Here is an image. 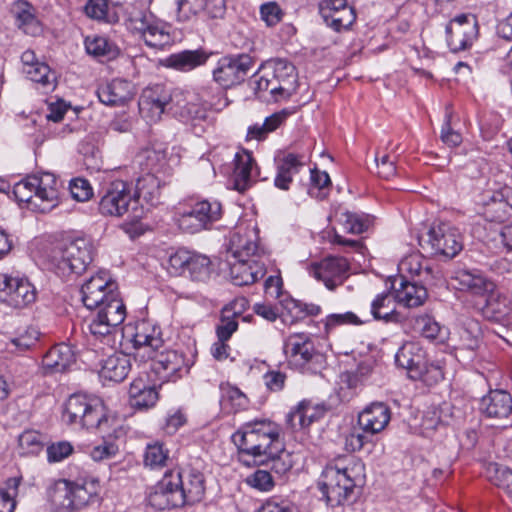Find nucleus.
Masks as SVG:
<instances>
[{"instance_id":"nucleus-2","label":"nucleus","mask_w":512,"mask_h":512,"mask_svg":"<svg viewBox=\"0 0 512 512\" xmlns=\"http://www.w3.org/2000/svg\"><path fill=\"white\" fill-rule=\"evenodd\" d=\"M239 460L246 466H261L283 450L277 425L269 420L247 422L232 435Z\"/></svg>"},{"instance_id":"nucleus-4","label":"nucleus","mask_w":512,"mask_h":512,"mask_svg":"<svg viewBox=\"0 0 512 512\" xmlns=\"http://www.w3.org/2000/svg\"><path fill=\"white\" fill-rule=\"evenodd\" d=\"M62 420L69 426L92 429L96 428L102 437H118L117 421L108 416L105 406L98 397L83 393L72 394L65 402Z\"/></svg>"},{"instance_id":"nucleus-42","label":"nucleus","mask_w":512,"mask_h":512,"mask_svg":"<svg viewBox=\"0 0 512 512\" xmlns=\"http://www.w3.org/2000/svg\"><path fill=\"white\" fill-rule=\"evenodd\" d=\"M84 43L87 53L98 59L112 60L120 54L119 47L105 36H88Z\"/></svg>"},{"instance_id":"nucleus-27","label":"nucleus","mask_w":512,"mask_h":512,"mask_svg":"<svg viewBox=\"0 0 512 512\" xmlns=\"http://www.w3.org/2000/svg\"><path fill=\"white\" fill-rule=\"evenodd\" d=\"M460 290H466L480 298L495 288V283L478 270L458 269L451 277Z\"/></svg>"},{"instance_id":"nucleus-24","label":"nucleus","mask_w":512,"mask_h":512,"mask_svg":"<svg viewBox=\"0 0 512 512\" xmlns=\"http://www.w3.org/2000/svg\"><path fill=\"white\" fill-rule=\"evenodd\" d=\"M266 274V262L264 260L236 259L230 265L231 281L236 286L251 285L262 279Z\"/></svg>"},{"instance_id":"nucleus-21","label":"nucleus","mask_w":512,"mask_h":512,"mask_svg":"<svg viewBox=\"0 0 512 512\" xmlns=\"http://www.w3.org/2000/svg\"><path fill=\"white\" fill-rule=\"evenodd\" d=\"M349 268L348 261L343 257L330 256L312 266L310 273L325 286L332 290L341 284L343 276Z\"/></svg>"},{"instance_id":"nucleus-30","label":"nucleus","mask_w":512,"mask_h":512,"mask_svg":"<svg viewBox=\"0 0 512 512\" xmlns=\"http://www.w3.org/2000/svg\"><path fill=\"white\" fill-rule=\"evenodd\" d=\"M76 361L75 352L71 346L60 343L53 346L42 359L45 374L63 373Z\"/></svg>"},{"instance_id":"nucleus-46","label":"nucleus","mask_w":512,"mask_h":512,"mask_svg":"<svg viewBox=\"0 0 512 512\" xmlns=\"http://www.w3.org/2000/svg\"><path fill=\"white\" fill-rule=\"evenodd\" d=\"M84 12L93 20L110 24L119 21L117 13L109 8L108 0H88L84 6Z\"/></svg>"},{"instance_id":"nucleus-11","label":"nucleus","mask_w":512,"mask_h":512,"mask_svg":"<svg viewBox=\"0 0 512 512\" xmlns=\"http://www.w3.org/2000/svg\"><path fill=\"white\" fill-rule=\"evenodd\" d=\"M222 204L218 200L203 199L177 214L176 222L183 232L195 234L209 230L222 217Z\"/></svg>"},{"instance_id":"nucleus-51","label":"nucleus","mask_w":512,"mask_h":512,"mask_svg":"<svg viewBox=\"0 0 512 512\" xmlns=\"http://www.w3.org/2000/svg\"><path fill=\"white\" fill-rule=\"evenodd\" d=\"M21 477L9 478L5 488H0V512H14L15 496L20 485Z\"/></svg>"},{"instance_id":"nucleus-8","label":"nucleus","mask_w":512,"mask_h":512,"mask_svg":"<svg viewBox=\"0 0 512 512\" xmlns=\"http://www.w3.org/2000/svg\"><path fill=\"white\" fill-rule=\"evenodd\" d=\"M420 247L432 254L448 259L454 258L463 249L462 234L449 223H434L425 235L418 239Z\"/></svg>"},{"instance_id":"nucleus-52","label":"nucleus","mask_w":512,"mask_h":512,"mask_svg":"<svg viewBox=\"0 0 512 512\" xmlns=\"http://www.w3.org/2000/svg\"><path fill=\"white\" fill-rule=\"evenodd\" d=\"M489 472H493L489 478L497 487L503 489L512 499V470L499 464H490Z\"/></svg>"},{"instance_id":"nucleus-56","label":"nucleus","mask_w":512,"mask_h":512,"mask_svg":"<svg viewBox=\"0 0 512 512\" xmlns=\"http://www.w3.org/2000/svg\"><path fill=\"white\" fill-rule=\"evenodd\" d=\"M373 369L371 361H362L353 372H347L342 375V381L346 382L349 388H354L359 382H362Z\"/></svg>"},{"instance_id":"nucleus-5","label":"nucleus","mask_w":512,"mask_h":512,"mask_svg":"<svg viewBox=\"0 0 512 512\" xmlns=\"http://www.w3.org/2000/svg\"><path fill=\"white\" fill-rule=\"evenodd\" d=\"M99 492L96 479H58L47 487L46 495L54 512H76L98 502Z\"/></svg>"},{"instance_id":"nucleus-15","label":"nucleus","mask_w":512,"mask_h":512,"mask_svg":"<svg viewBox=\"0 0 512 512\" xmlns=\"http://www.w3.org/2000/svg\"><path fill=\"white\" fill-rule=\"evenodd\" d=\"M179 22L198 19H222L226 13V0H175Z\"/></svg>"},{"instance_id":"nucleus-53","label":"nucleus","mask_w":512,"mask_h":512,"mask_svg":"<svg viewBox=\"0 0 512 512\" xmlns=\"http://www.w3.org/2000/svg\"><path fill=\"white\" fill-rule=\"evenodd\" d=\"M191 251L179 249L171 254L167 261V270L172 276L186 275Z\"/></svg>"},{"instance_id":"nucleus-19","label":"nucleus","mask_w":512,"mask_h":512,"mask_svg":"<svg viewBox=\"0 0 512 512\" xmlns=\"http://www.w3.org/2000/svg\"><path fill=\"white\" fill-rule=\"evenodd\" d=\"M132 342L135 360L152 357L164 346L160 326L148 320H142L135 325Z\"/></svg>"},{"instance_id":"nucleus-49","label":"nucleus","mask_w":512,"mask_h":512,"mask_svg":"<svg viewBox=\"0 0 512 512\" xmlns=\"http://www.w3.org/2000/svg\"><path fill=\"white\" fill-rule=\"evenodd\" d=\"M371 313L375 319L392 321L395 318L393 297L390 293H381L371 304Z\"/></svg>"},{"instance_id":"nucleus-64","label":"nucleus","mask_w":512,"mask_h":512,"mask_svg":"<svg viewBox=\"0 0 512 512\" xmlns=\"http://www.w3.org/2000/svg\"><path fill=\"white\" fill-rule=\"evenodd\" d=\"M254 488L261 491H269L273 488L274 482L270 472L259 469L255 471L247 480Z\"/></svg>"},{"instance_id":"nucleus-38","label":"nucleus","mask_w":512,"mask_h":512,"mask_svg":"<svg viewBox=\"0 0 512 512\" xmlns=\"http://www.w3.org/2000/svg\"><path fill=\"white\" fill-rule=\"evenodd\" d=\"M16 26L25 34L36 36L41 33L40 22L34 14V8L26 1H18L12 8Z\"/></svg>"},{"instance_id":"nucleus-32","label":"nucleus","mask_w":512,"mask_h":512,"mask_svg":"<svg viewBox=\"0 0 512 512\" xmlns=\"http://www.w3.org/2000/svg\"><path fill=\"white\" fill-rule=\"evenodd\" d=\"M100 364V377L113 382H122L132 368L131 357L122 352L113 353L101 360Z\"/></svg>"},{"instance_id":"nucleus-60","label":"nucleus","mask_w":512,"mask_h":512,"mask_svg":"<svg viewBox=\"0 0 512 512\" xmlns=\"http://www.w3.org/2000/svg\"><path fill=\"white\" fill-rule=\"evenodd\" d=\"M416 326L421 335L430 340L436 339L441 331L439 323L428 315L416 318Z\"/></svg>"},{"instance_id":"nucleus-62","label":"nucleus","mask_w":512,"mask_h":512,"mask_svg":"<svg viewBox=\"0 0 512 512\" xmlns=\"http://www.w3.org/2000/svg\"><path fill=\"white\" fill-rule=\"evenodd\" d=\"M260 16L267 26L272 27L281 21L283 11L276 2H268L260 6Z\"/></svg>"},{"instance_id":"nucleus-48","label":"nucleus","mask_w":512,"mask_h":512,"mask_svg":"<svg viewBox=\"0 0 512 512\" xmlns=\"http://www.w3.org/2000/svg\"><path fill=\"white\" fill-rule=\"evenodd\" d=\"M138 163L146 173H157L161 170L166 161V154L164 151L156 150L154 148H147L141 151L138 156Z\"/></svg>"},{"instance_id":"nucleus-20","label":"nucleus","mask_w":512,"mask_h":512,"mask_svg":"<svg viewBox=\"0 0 512 512\" xmlns=\"http://www.w3.org/2000/svg\"><path fill=\"white\" fill-rule=\"evenodd\" d=\"M473 307L485 320L494 323H505L510 313L509 299L496 287L477 298Z\"/></svg>"},{"instance_id":"nucleus-29","label":"nucleus","mask_w":512,"mask_h":512,"mask_svg":"<svg viewBox=\"0 0 512 512\" xmlns=\"http://www.w3.org/2000/svg\"><path fill=\"white\" fill-rule=\"evenodd\" d=\"M391 418L390 409L384 403H373L358 416V425L365 433L373 436L382 431Z\"/></svg>"},{"instance_id":"nucleus-13","label":"nucleus","mask_w":512,"mask_h":512,"mask_svg":"<svg viewBox=\"0 0 512 512\" xmlns=\"http://www.w3.org/2000/svg\"><path fill=\"white\" fill-rule=\"evenodd\" d=\"M130 209L133 217H141L138 212L137 201H133L130 186L122 180L111 182L104 190L99 202V212L105 216L121 217Z\"/></svg>"},{"instance_id":"nucleus-34","label":"nucleus","mask_w":512,"mask_h":512,"mask_svg":"<svg viewBox=\"0 0 512 512\" xmlns=\"http://www.w3.org/2000/svg\"><path fill=\"white\" fill-rule=\"evenodd\" d=\"M132 198L133 201H137V206L141 199L151 206L159 204L161 200L160 179L153 173H145L139 177Z\"/></svg>"},{"instance_id":"nucleus-9","label":"nucleus","mask_w":512,"mask_h":512,"mask_svg":"<svg viewBox=\"0 0 512 512\" xmlns=\"http://www.w3.org/2000/svg\"><path fill=\"white\" fill-rule=\"evenodd\" d=\"M127 28L152 48L162 49L171 42L166 24L145 9L134 8L129 13Z\"/></svg>"},{"instance_id":"nucleus-3","label":"nucleus","mask_w":512,"mask_h":512,"mask_svg":"<svg viewBox=\"0 0 512 512\" xmlns=\"http://www.w3.org/2000/svg\"><path fill=\"white\" fill-rule=\"evenodd\" d=\"M364 464L352 456L339 457L329 462L318 482L322 497L331 507L350 500L354 490L364 484Z\"/></svg>"},{"instance_id":"nucleus-61","label":"nucleus","mask_w":512,"mask_h":512,"mask_svg":"<svg viewBox=\"0 0 512 512\" xmlns=\"http://www.w3.org/2000/svg\"><path fill=\"white\" fill-rule=\"evenodd\" d=\"M39 335L40 333L35 328L30 327L24 333L13 338L11 344L17 351L23 352L36 345Z\"/></svg>"},{"instance_id":"nucleus-40","label":"nucleus","mask_w":512,"mask_h":512,"mask_svg":"<svg viewBox=\"0 0 512 512\" xmlns=\"http://www.w3.org/2000/svg\"><path fill=\"white\" fill-rule=\"evenodd\" d=\"M427 288L416 282H409L401 279L400 287L396 289L395 299L399 304L408 308L423 305L427 299Z\"/></svg>"},{"instance_id":"nucleus-54","label":"nucleus","mask_w":512,"mask_h":512,"mask_svg":"<svg viewBox=\"0 0 512 512\" xmlns=\"http://www.w3.org/2000/svg\"><path fill=\"white\" fill-rule=\"evenodd\" d=\"M356 14L354 9L350 6L339 10L332 16H329L326 20V24L333 28L335 31L349 28L355 21Z\"/></svg>"},{"instance_id":"nucleus-45","label":"nucleus","mask_w":512,"mask_h":512,"mask_svg":"<svg viewBox=\"0 0 512 512\" xmlns=\"http://www.w3.org/2000/svg\"><path fill=\"white\" fill-rule=\"evenodd\" d=\"M186 274L193 281L206 282L212 274L210 258L203 254L191 252V259H189Z\"/></svg>"},{"instance_id":"nucleus-10","label":"nucleus","mask_w":512,"mask_h":512,"mask_svg":"<svg viewBox=\"0 0 512 512\" xmlns=\"http://www.w3.org/2000/svg\"><path fill=\"white\" fill-rule=\"evenodd\" d=\"M289 365L302 373L316 374L324 365V356L317 352L313 341L305 334L290 335L284 343Z\"/></svg>"},{"instance_id":"nucleus-28","label":"nucleus","mask_w":512,"mask_h":512,"mask_svg":"<svg viewBox=\"0 0 512 512\" xmlns=\"http://www.w3.org/2000/svg\"><path fill=\"white\" fill-rule=\"evenodd\" d=\"M211 55V52H207L204 49L183 50L166 57L163 60V65L167 68L187 73L205 65Z\"/></svg>"},{"instance_id":"nucleus-16","label":"nucleus","mask_w":512,"mask_h":512,"mask_svg":"<svg viewBox=\"0 0 512 512\" xmlns=\"http://www.w3.org/2000/svg\"><path fill=\"white\" fill-rule=\"evenodd\" d=\"M150 360L148 378L151 382H159V386L166 382H175L180 377L184 367V358L174 350L158 351Z\"/></svg>"},{"instance_id":"nucleus-58","label":"nucleus","mask_w":512,"mask_h":512,"mask_svg":"<svg viewBox=\"0 0 512 512\" xmlns=\"http://www.w3.org/2000/svg\"><path fill=\"white\" fill-rule=\"evenodd\" d=\"M69 188L72 197L79 202L88 201L93 196V189L89 181L84 178L72 179Z\"/></svg>"},{"instance_id":"nucleus-63","label":"nucleus","mask_w":512,"mask_h":512,"mask_svg":"<svg viewBox=\"0 0 512 512\" xmlns=\"http://www.w3.org/2000/svg\"><path fill=\"white\" fill-rule=\"evenodd\" d=\"M271 464L270 468L278 475H283L292 468V461L288 452L283 450L267 459L265 465Z\"/></svg>"},{"instance_id":"nucleus-47","label":"nucleus","mask_w":512,"mask_h":512,"mask_svg":"<svg viewBox=\"0 0 512 512\" xmlns=\"http://www.w3.org/2000/svg\"><path fill=\"white\" fill-rule=\"evenodd\" d=\"M339 221L344 230L350 234H361L365 232L372 223V219L369 215L349 211L341 213Z\"/></svg>"},{"instance_id":"nucleus-1","label":"nucleus","mask_w":512,"mask_h":512,"mask_svg":"<svg viewBox=\"0 0 512 512\" xmlns=\"http://www.w3.org/2000/svg\"><path fill=\"white\" fill-rule=\"evenodd\" d=\"M80 294L87 309H98L87 324L91 337L112 348L119 327L126 318V307L119 297L117 283L107 271H100L83 283Z\"/></svg>"},{"instance_id":"nucleus-33","label":"nucleus","mask_w":512,"mask_h":512,"mask_svg":"<svg viewBox=\"0 0 512 512\" xmlns=\"http://www.w3.org/2000/svg\"><path fill=\"white\" fill-rule=\"evenodd\" d=\"M133 85L124 79H114L98 90L99 100L108 106H120L133 97Z\"/></svg>"},{"instance_id":"nucleus-22","label":"nucleus","mask_w":512,"mask_h":512,"mask_svg":"<svg viewBox=\"0 0 512 512\" xmlns=\"http://www.w3.org/2000/svg\"><path fill=\"white\" fill-rule=\"evenodd\" d=\"M479 409L487 418L508 419L512 414V395L504 389H491L481 398Z\"/></svg>"},{"instance_id":"nucleus-35","label":"nucleus","mask_w":512,"mask_h":512,"mask_svg":"<svg viewBox=\"0 0 512 512\" xmlns=\"http://www.w3.org/2000/svg\"><path fill=\"white\" fill-rule=\"evenodd\" d=\"M156 383L149 385L142 378L134 379L129 388L130 405L138 410H146L153 407L158 400Z\"/></svg>"},{"instance_id":"nucleus-14","label":"nucleus","mask_w":512,"mask_h":512,"mask_svg":"<svg viewBox=\"0 0 512 512\" xmlns=\"http://www.w3.org/2000/svg\"><path fill=\"white\" fill-rule=\"evenodd\" d=\"M261 69L271 74L274 83L272 96L275 100L289 98L297 88L298 75L295 66L282 58L270 59Z\"/></svg>"},{"instance_id":"nucleus-55","label":"nucleus","mask_w":512,"mask_h":512,"mask_svg":"<svg viewBox=\"0 0 512 512\" xmlns=\"http://www.w3.org/2000/svg\"><path fill=\"white\" fill-rule=\"evenodd\" d=\"M25 74L28 79L39 83L44 87L53 86V82L55 80L54 74L51 72L49 66L44 62L36 64L32 69H27Z\"/></svg>"},{"instance_id":"nucleus-31","label":"nucleus","mask_w":512,"mask_h":512,"mask_svg":"<svg viewBox=\"0 0 512 512\" xmlns=\"http://www.w3.org/2000/svg\"><path fill=\"white\" fill-rule=\"evenodd\" d=\"M36 175V199L40 201V212L46 213L58 205V181L54 174L44 172Z\"/></svg>"},{"instance_id":"nucleus-7","label":"nucleus","mask_w":512,"mask_h":512,"mask_svg":"<svg viewBox=\"0 0 512 512\" xmlns=\"http://www.w3.org/2000/svg\"><path fill=\"white\" fill-rule=\"evenodd\" d=\"M395 363L407 370L410 379L422 381L428 386L435 385L443 379L441 367L428 362L426 352L417 342L403 344L395 355Z\"/></svg>"},{"instance_id":"nucleus-43","label":"nucleus","mask_w":512,"mask_h":512,"mask_svg":"<svg viewBox=\"0 0 512 512\" xmlns=\"http://www.w3.org/2000/svg\"><path fill=\"white\" fill-rule=\"evenodd\" d=\"M254 165L255 161L251 154H236L233 180L234 187L239 192H244L250 187L252 183L251 172Z\"/></svg>"},{"instance_id":"nucleus-25","label":"nucleus","mask_w":512,"mask_h":512,"mask_svg":"<svg viewBox=\"0 0 512 512\" xmlns=\"http://www.w3.org/2000/svg\"><path fill=\"white\" fill-rule=\"evenodd\" d=\"M178 475L180 492L183 494L185 505H192L201 501L205 493V479L202 472L189 468L181 471L175 470Z\"/></svg>"},{"instance_id":"nucleus-59","label":"nucleus","mask_w":512,"mask_h":512,"mask_svg":"<svg viewBox=\"0 0 512 512\" xmlns=\"http://www.w3.org/2000/svg\"><path fill=\"white\" fill-rule=\"evenodd\" d=\"M46 452L48 461L50 463H56L71 455L73 452V446L68 441H59L49 445Z\"/></svg>"},{"instance_id":"nucleus-36","label":"nucleus","mask_w":512,"mask_h":512,"mask_svg":"<svg viewBox=\"0 0 512 512\" xmlns=\"http://www.w3.org/2000/svg\"><path fill=\"white\" fill-rule=\"evenodd\" d=\"M275 162L277 175L274 179V184L279 189L288 190L293 176L303 168L304 164L299 156L293 153L278 156L275 158Z\"/></svg>"},{"instance_id":"nucleus-17","label":"nucleus","mask_w":512,"mask_h":512,"mask_svg":"<svg viewBox=\"0 0 512 512\" xmlns=\"http://www.w3.org/2000/svg\"><path fill=\"white\" fill-rule=\"evenodd\" d=\"M178 483L180 482L175 470L166 472L149 493V504L158 510L183 507L185 503Z\"/></svg>"},{"instance_id":"nucleus-18","label":"nucleus","mask_w":512,"mask_h":512,"mask_svg":"<svg viewBox=\"0 0 512 512\" xmlns=\"http://www.w3.org/2000/svg\"><path fill=\"white\" fill-rule=\"evenodd\" d=\"M478 22L472 14L454 17L446 26V40L452 52L467 49L477 38Z\"/></svg>"},{"instance_id":"nucleus-12","label":"nucleus","mask_w":512,"mask_h":512,"mask_svg":"<svg viewBox=\"0 0 512 512\" xmlns=\"http://www.w3.org/2000/svg\"><path fill=\"white\" fill-rule=\"evenodd\" d=\"M254 65V58L246 53L223 56L212 70L213 80L224 89L232 88L244 82Z\"/></svg>"},{"instance_id":"nucleus-39","label":"nucleus","mask_w":512,"mask_h":512,"mask_svg":"<svg viewBox=\"0 0 512 512\" xmlns=\"http://www.w3.org/2000/svg\"><path fill=\"white\" fill-rule=\"evenodd\" d=\"M512 212V189L505 187L500 192L494 193L491 202L487 203L485 214L492 221L503 222Z\"/></svg>"},{"instance_id":"nucleus-23","label":"nucleus","mask_w":512,"mask_h":512,"mask_svg":"<svg viewBox=\"0 0 512 512\" xmlns=\"http://www.w3.org/2000/svg\"><path fill=\"white\" fill-rule=\"evenodd\" d=\"M171 97L161 85L147 88L139 98L138 106L141 115L150 120L156 121L170 104Z\"/></svg>"},{"instance_id":"nucleus-41","label":"nucleus","mask_w":512,"mask_h":512,"mask_svg":"<svg viewBox=\"0 0 512 512\" xmlns=\"http://www.w3.org/2000/svg\"><path fill=\"white\" fill-rule=\"evenodd\" d=\"M245 303L246 299L241 298L223 309L220 324L216 329L219 341L225 342L229 340L232 334L237 330L238 322L236 321V317L240 316L242 313L241 309H237V306L243 308Z\"/></svg>"},{"instance_id":"nucleus-26","label":"nucleus","mask_w":512,"mask_h":512,"mask_svg":"<svg viewBox=\"0 0 512 512\" xmlns=\"http://www.w3.org/2000/svg\"><path fill=\"white\" fill-rule=\"evenodd\" d=\"M230 244V251L235 259L241 260V258H246L264 261L267 259L265 250L257 242L255 229L245 235H241L239 232L233 233Z\"/></svg>"},{"instance_id":"nucleus-57","label":"nucleus","mask_w":512,"mask_h":512,"mask_svg":"<svg viewBox=\"0 0 512 512\" xmlns=\"http://www.w3.org/2000/svg\"><path fill=\"white\" fill-rule=\"evenodd\" d=\"M19 446L26 453H37L42 448V436L36 431H24L19 436Z\"/></svg>"},{"instance_id":"nucleus-6","label":"nucleus","mask_w":512,"mask_h":512,"mask_svg":"<svg viewBox=\"0 0 512 512\" xmlns=\"http://www.w3.org/2000/svg\"><path fill=\"white\" fill-rule=\"evenodd\" d=\"M93 260L90 240L79 237L54 248L48 255V268L64 280L81 275Z\"/></svg>"},{"instance_id":"nucleus-50","label":"nucleus","mask_w":512,"mask_h":512,"mask_svg":"<svg viewBox=\"0 0 512 512\" xmlns=\"http://www.w3.org/2000/svg\"><path fill=\"white\" fill-rule=\"evenodd\" d=\"M169 460V451L162 443L148 444L144 453V465L150 469H159L166 466Z\"/></svg>"},{"instance_id":"nucleus-44","label":"nucleus","mask_w":512,"mask_h":512,"mask_svg":"<svg viewBox=\"0 0 512 512\" xmlns=\"http://www.w3.org/2000/svg\"><path fill=\"white\" fill-rule=\"evenodd\" d=\"M220 392V403L224 409L229 407L231 411L237 412L248 407L249 400L239 388L229 383H222Z\"/></svg>"},{"instance_id":"nucleus-37","label":"nucleus","mask_w":512,"mask_h":512,"mask_svg":"<svg viewBox=\"0 0 512 512\" xmlns=\"http://www.w3.org/2000/svg\"><path fill=\"white\" fill-rule=\"evenodd\" d=\"M36 298L35 288L26 279L14 277L7 296L3 300L11 307L22 308Z\"/></svg>"}]
</instances>
